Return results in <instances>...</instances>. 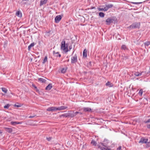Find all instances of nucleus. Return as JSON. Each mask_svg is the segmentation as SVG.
Returning a JSON list of instances; mask_svg holds the SVG:
<instances>
[{
    "label": "nucleus",
    "instance_id": "1",
    "mask_svg": "<svg viewBox=\"0 0 150 150\" xmlns=\"http://www.w3.org/2000/svg\"><path fill=\"white\" fill-rule=\"evenodd\" d=\"M61 48L64 52L66 53L72 49V46L71 45L69 46V50L68 44H66L65 41L63 40L61 42Z\"/></svg>",
    "mask_w": 150,
    "mask_h": 150
},
{
    "label": "nucleus",
    "instance_id": "2",
    "mask_svg": "<svg viewBox=\"0 0 150 150\" xmlns=\"http://www.w3.org/2000/svg\"><path fill=\"white\" fill-rule=\"evenodd\" d=\"M140 25V23L135 22L129 26L128 28L129 29H132L137 28H139Z\"/></svg>",
    "mask_w": 150,
    "mask_h": 150
},
{
    "label": "nucleus",
    "instance_id": "3",
    "mask_svg": "<svg viewBox=\"0 0 150 150\" xmlns=\"http://www.w3.org/2000/svg\"><path fill=\"white\" fill-rule=\"evenodd\" d=\"M77 56L76 54L74 55L71 58V62L72 63L74 64L77 61Z\"/></svg>",
    "mask_w": 150,
    "mask_h": 150
},
{
    "label": "nucleus",
    "instance_id": "4",
    "mask_svg": "<svg viewBox=\"0 0 150 150\" xmlns=\"http://www.w3.org/2000/svg\"><path fill=\"white\" fill-rule=\"evenodd\" d=\"M148 139L144 137L141 138L139 143H142V144L146 143H147Z\"/></svg>",
    "mask_w": 150,
    "mask_h": 150
},
{
    "label": "nucleus",
    "instance_id": "5",
    "mask_svg": "<svg viewBox=\"0 0 150 150\" xmlns=\"http://www.w3.org/2000/svg\"><path fill=\"white\" fill-rule=\"evenodd\" d=\"M62 18V17L60 15L57 16L55 18V22L56 23H58Z\"/></svg>",
    "mask_w": 150,
    "mask_h": 150
},
{
    "label": "nucleus",
    "instance_id": "6",
    "mask_svg": "<svg viewBox=\"0 0 150 150\" xmlns=\"http://www.w3.org/2000/svg\"><path fill=\"white\" fill-rule=\"evenodd\" d=\"M68 108V107L67 106H62L60 107H57V110H64Z\"/></svg>",
    "mask_w": 150,
    "mask_h": 150
},
{
    "label": "nucleus",
    "instance_id": "7",
    "mask_svg": "<svg viewBox=\"0 0 150 150\" xmlns=\"http://www.w3.org/2000/svg\"><path fill=\"white\" fill-rule=\"evenodd\" d=\"M113 22L112 19L110 18H107L106 21V24L107 25H109L111 23Z\"/></svg>",
    "mask_w": 150,
    "mask_h": 150
},
{
    "label": "nucleus",
    "instance_id": "8",
    "mask_svg": "<svg viewBox=\"0 0 150 150\" xmlns=\"http://www.w3.org/2000/svg\"><path fill=\"white\" fill-rule=\"evenodd\" d=\"M57 107H52L48 108L47 109V110L48 111H50L57 110Z\"/></svg>",
    "mask_w": 150,
    "mask_h": 150
},
{
    "label": "nucleus",
    "instance_id": "9",
    "mask_svg": "<svg viewBox=\"0 0 150 150\" xmlns=\"http://www.w3.org/2000/svg\"><path fill=\"white\" fill-rule=\"evenodd\" d=\"M46 78H40L38 79V81L42 83H45L46 81Z\"/></svg>",
    "mask_w": 150,
    "mask_h": 150
},
{
    "label": "nucleus",
    "instance_id": "10",
    "mask_svg": "<svg viewBox=\"0 0 150 150\" xmlns=\"http://www.w3.org/2000/svg\"><path fill=\"white\" fill-rule=\"evenodd\" d=\"M52 87V84L50 83L45 88V89L47 90H50Z\"/></svg>",
    "mask_w": 150,
    "mask_h": 150
},
{
    "label": "nucleus",
    "instance_id": "11",
    "mask_svg": "<svg viewBox=\"0 0 150 150\" xmlns=\"http://www.w3.org/2000/svg\"><path fill=\"white\" fill-rule=\"evenodd\" d=\"M4 129L6 131L9 133H11L12 132V129L11 128L5 127Z\"/></svg>",
    "mask_w": 150,
    "mask_h": 150
},
{
    "label": "nucleus",
    "instance_id": "12",
    "mask_svg": "<svg viewBox=\"0 0 150 150\" xmlns=\"http://www.w3.org/2000/svg\"><path fill=\"white\" fill-rule=\"evenodd\" d=\"M106 86L109 87H112L113 86V84L112 83H110V82L108 81L106 84Z\"/></svg>",
    "mask_w": 150,
    "mask_h": 150
},
{
    "label": "nucleus",
    "instance_id": "13",
    "mask_svg": "<svg viewBox=\"0 0 150 150\" xmlns=\"http://www.w3.org/2000/svg\"><path fill=\"white\" fill-rule=\"evenodd\" d=\"M83 111L84 112H89L91 110V109L89 108H83Z\"/></svg>",
    "mask_w": 150,
    "mask_h": 150
},
{
    "label": "nucleus",
    "instance_id": "14",
    "mask_svg": "<svg viewBox=\"0 0 150 150\" xmlns=\"http://www.w3.org/2000/svg\"><path fill=\"white\" fill-rule=\"evenodd\" d=\"M47 1V0H41L40 2V6L43 5L44 4L46 3Z\"/></svg>",
    "mask_w": 150,
    "mask_h": 150
},
{
    "label": "nucleus",
    "instance_id": "15",
    "mask_svg": "<svg viewBox=\"0 0 150 150\" xmlns=\"http://www.w3.org/2000/svg\"><path fill=\"white\" fill-rule=\"evenodd\" d=\"M143 73V71L141 73L137 72L134 73V75L136 76H139L142 75Z\"/></svg>",
    "mask_w": 150,
    "mask_h": 150
},
{
    "label": "nucleus",
    "instance_id": "16",
    "mask_svg": "<svg viewBox=\"0 0 150 150\" xmlns=\"http://www.w3.org/2000/svg\"><path fill=\"white\" fill-rule=\"evenodd\" d=\"M87 50L85 49L83 52V57H86L87 55Z\"/></svg>",
    "mask_w": 150,
    "mask_h": 150
},
{
    "label": "nucleus",
    "instance_id": "17",
    "mask_svg": "<svg viewBox=\"0 0 150 150\" xmlns=\"http://www.w3.org/2000/svg\"><path fill=\"white\" fill-rule=\"evenodd\" d=\"M53 54L56 57L59 56V57H61V55L59 54V52H55V51H54Z\"/></svg>",
    "mask_w": 150,
    "mask_h": 150
},
{
    "label": "nucleus",
    "instance_id": "18",
    "mask_svg": "<svg viewBox=\"0 0 150 150\" xmlns=\"http://www.w3.org/2000/svg\"><path fill=\"white\" fill-rule=\"evenodd\" d=\"M113 6V5L112 4H109L107 5H105V6L106 7L108 10L109 8H112Z\"/></svg>",
    "mask_w": 150,
    "mask_h": 150
},
{
    "label": "nucleus",
    "instance_id": "19",
    "mask_svg": "<svg viewBox=\"0 0 150 150\" xmlns=\"http://www.w3.org/2000/svg\"><path fill=\"white\" fill-rule=\"evenodd\" d=\"M67 115H68L67 116H69L71 117H73L74 116H75L74 113V112H73V113H71V112L69 113H67Z\"/></svg>",
    "mask_w": 150,
    "mask_h": 150
},
{
    "label": "nucleus",
    "instance_id": "20",
    "mask_svg": "<svg viewBox=\"0 0 150 150\" xmlns=\"http://www.w3.org/2000/svg\"><path fill=\"white\" fill-rule=\"evenodd\" d=\"M34 45V43H31L28 47V50H30L31 48Z\"/></svg>",
    "mask_w": 150,
    "mask_h": 150
},
{
    "label": "nucleus",
    "instance_id": "21",
    "mask_svg": "<svg viewBox=\"0 0 150 150\" xmlns=\"http://www.w3.org/2000/svg\"><path fill=\"white\" fill-rule=\"evenodd\" d=\"M2 90V91L5 93H6L7 91V89L5 88H1Z\"/></svg>",
    "mask_w": 150,
    "mask_h": 150
},
{
    "label": "nucleus",
    "instance_id": "22",
    "mask_svg": "<svg viewBox=\"0 0 150 150\" xmlns=\"http://www.w3.org/2000/svg\"><path fill=\"white\" fill-rule=\"evenodd\" d=\"M144 45L145 46H148L149 45H150V41H147L145 42L144 43Z\"/></svg>",
    "mask_w": 150,
    "mask_h": 150
},
{
    "label": "nucleus",
    "instance_id": "23",
    "mask_svg": "<svg viewBox=\"0 0 150 150\" xmlns=\"http://www.w3.org/2000/svg\"><path fill=\"white\" fill-rule=\"evenodd\" d=\"M105 14L103 12H100L99 13V16L103 18L104 17Z\"/></svg>",
    "mask_w": 150,
    "mask_h": 150
},
{
    "label": "nucleus",
    "instance_id": "24",
    "mask_svg": "<svg viewBox=\"0 0 150 150\" xmlns=\"http://www.w3.org/2000/svg\"><path fill=\"white\" fill-rule=\"evenodd\" d=\"M11 124L12 125H16V124H19V122H11Z\"/></svg>",
    "mask_w": 150,
    "mask_h": 150
},
{
    "label": "nucleus",
    "instance_id": "25",
    "mask_svg": "<svg viewBox=\"0 0 150 150\" xmlns=\"http://www.w3.org/2000/svg\"><path fill=\"white\" fill-rule=\"evenodd\" d=\"M98 147L101 150H106V148L104 147L103 146H98Z\"/></svg>",
    "mask_w": 150,
    "mask_h": 150
},
{
    "label": "nucleus",
    "instance_id": "26",
    "mask_svg": "<svg viewBox=\"0 0 150 150\" xmlns=\"http://www.w3.org/2000/svg\"><path fill=\"white\" fill-rule=\"evenodd\" d=\"M121 48L123 50H126L127 49L126 46L125 45H122L121 47Z\"/></svg>",
    "mask_w": 150,
    "mask_h": 150
},
{
    "label": "nucleus",
    "instance_id": "27",
    "mask_svg": "<svg viewBox=\"0 0 150 150\" xmlns=\"http://www.w3.org/2000/svg\"><path fill=\"white\" fill-rule=\"evenodd\" d=\"M67 71L66 68H62L61 70V72L63 73H64L66 72Z\"/></svg>",
    "mask_w": 150,
    "mask_h": 150
},
{
    "label": "nucleus",
    "instance_id": "28",
    "mask_svg": "<svg viewBox=\"0 0 150 150\" xmlns=\"http://www.w3.org/2000/svg\"><path fill=\"white\" fill-rule=\"evenodd\" d=\"M74 112V116H75L76 115H77V114H79L80 115H81L82 114V113L79 112Z\"/></svg>",
    "mask_w": 150,
    "mask_h": 150
},
{
    "label": "nucleus",
    "instance_id": "29",
    "mask_svg": "<svg viewBox=\"0 0 150 150\" xmlns=\"http://www.w3.org/2000/svg\"><path fill=\"white\" fill-rule=\"evenodd\" d=\"M47 56H45V58L43 59V61L42 62V63L43 64H44L46 62H47Z\"/></svg>",
    "mask_w": 150,
    "mask_h": 150
},
{
    "label": "nucleus",
    "instance_id": "30",
    "mask_svg": "<svg viewBox=\"0 0 150 150\" xmlns=\"http://www.w3.org/2000/svg\"><path fill=\"white\" fill-rule=\"evenodd\" d=\"M142 93H143V91H142V89H140V90H139V93H138L139 95L142 96Z\"/></svg>",
    "mask_w": 150,
    "mask_h": 150
},
{
    "label": "nucleus",
    "instance_id": "31",
    "mask_svg": "<svg viewBox=\"0 0 150 150\" xmlns=\"http://www.w3.org/2000/svg\"><path fill=\"white\" fill-rule=\"evenodd\" d=\"M91 143L93 145L96 146V142L94 140H92L91 141Z\"/></svg>",
    "mask_w": 150,
    "mask_h": 150
},
{
    "label": "nucleus",
    "instance_id": "32",
    "mask_svg": "<svg viewBox=\"0 0 150 150\" xmlns=\"http://www.w3.org/2000/svg\"><path fill=\"white\" fill-rule=\"evenodd\" d=\"M10 106V105L9 104H7L5 105L4 108H8Z\"/></svg>",
    "mask_w": 150,
    "mask_h": 150
},
{
    "label": "nucleus",
    "instance_id": "33",
    "mask_svg": "<svg viewBox=\"0 0 150 150\" xmlns=\"http://www.w3.org/2000/svg\"><path fill=\"white\" fill-rule=\"evenodd\" d=\"M144 122L145 123L150 124V119H149L147 121H145Z\"/></svg>",
    "mask_w": 150,
    "mask_h": 150
},
{
    "label": "nucleus",
    "instance_id": "34",
    "mask_svg": "<svg viewBox=\"0 0 150 150\" xmlns=\"http://www.w3.org/2000/svg\"><path fill=\"white\" fill-rule=\"evenodd\" d=\"M103 11H108V10L106 6H105V7L104 8H103Z\"/></svg>",
    "mask_w": 150,
    "mask_h": 150
},
{
    "label": "nucleus",
    "instance_id": "35",
    "mask_svg": "<svg viewBox=\"0 0 150 150\" xmlns=\"http://www.w3.org/2000/svg\"><path fill=\"white\" fill-rule=\"evenodd\" d=\"M98 9L99 11H103V8H98Z\"/></svg>",
    "mask_w": 150,
    "mask_h": 150
},
{
    "label": "nucleus",
    "instance_id": "36",
    "mask_svg": "<svg viewBox=\"0 0 150 150\" xmlns=\"http://www.w3.org/2000/svg\"><path fill=\"white\" fill-rule=\"evenodd\" d=\"M147 147H149L150 146V143L149 142H147L146 143Z\"/></svg>",
    "mask_w": 150,
    "mask_h": 150
},
{
    "label": "nucleus",
    "instance_id": "37",
    "mask_svg": "<svg viewBox=\"0 0 150 150\" xmlns=\"http://www.w3.org/2000/svg\"><path fill=\"white\" fill-rule=\"evenodd\" d=\"M147 127L148 128H150V124L147 123Z\"/></svg>",
    "mask_w": 150,
    "mask_h": 150
},
{
    "label": "nucleus",
    "instance_id": "38",
    "mask_svg": "<svg viewBox=\"0 0 150 150\" xmlns=\"http://www.w3.org/2000/svg\"><path fill=\"white\" fill-rule=\"evenodd\" d=\"M47 140L48 141H50L51 139V137H48V138L47 137Z\"/></svg>",
    "mask_w": 150,
    "mask_h": 150
},
{
    "label": "nucleus",
    "instance_id": "39",
    "mask_svg": "<svg viewBox=\"0 0 150 150\" xmlns=\"http://www.w3.org/2000/svg\"><path fill=\"white\" fill-rule=\"evenodd\" d=\"M16 14L17 16H19V11L16 12Z\"/></svg>",
    "mask_w": 150,
    "mask_h": 150
},
{
    "label": "nucleus",
    "instance_id": "40",
    "mask_svg": "<svg viewBox=\"0 0 150 150\" xmlns=\"http://www.w3.org/2000/svg\"><path fill=\"white\" fill-rule=\"evenodd\" d=\"M122 147L121 146H120L117 149V150H120L121 149Z\"/></svg>",
    "mask_w": 150,
    "mask_h": 150
},
{
    "label": "nucleus",
    "instance_id": "41",
    "mask_svg": "<svg viewBox=\"0 0 150 150\" xmlns=\"http://www.w3.org/2000/svg\"><path fill=\"white\" fill-rule=\"evenodd\" d=\"M22 16V14L19 11V17H21Z\"/></svg>",
    "mask_w": 150,
    "mask_h": 150
},
{
    "label": "nucleus",
    "instance_id": "42",
    "mask_svg": "<svg viewBox=\"0 0 150 150\" xmlns=\"http://www.w3.org/2000/svg\"><path fill=\"white\" fill-rule=\"evenodd\" d=\"M35 115H33V116H30L29 117L30 118H33V117H35Z\"/></svg>",
    "mask_w": 150,
    "mask_h": 150
},
{
    "label": "nucleus",
    "instance_id": "43",
    "mask_svg": "<svg viewBox=\"0 0 150 150\" xmlns=\"http://www.w3.org/2000/svg\"><path fill=\"white\" fill-rule=\"evenodd\" d=\"M7 41H6L4 42V45H6V46L7 45Z\"/></svg>",
    "mask_w": 150,
    "mask_h": 150
},
{
    "label": "nucleus",
    "instance_id": "44",
    "mask_svg": "<svg viewBox=\"0 0 150 150\" xmlns=\"http://www.w3.org/2000/svg\"><path fill=\"white\" fill-rule=\"evenodd\" d=\"M101 145H102L103 146H105V147H106V146H105L104 145V144L103 143H101Z\"/></svg>",
    "mask_w": 150,
    "mask_h": 150
},
{
    "label": "nucleus",
    "instance_id": "45",
    "mask_svg": "<svg viewBox=\"0 0 150 150\" xmlns=\"http://www.w3.org/2000/svg\"><path fill=\"white\" fill-rule=\"evenodd\" d=\"M33 86L35 88V89H37V87L36 86H35L34 85H33Z\"/></svg>",
    "mask_w": 150,
    "mask_h": 150
},
{
    "label": "nucleus",
    "instance_id": "46",
    "mask_svg": "<svg viewBox=\"0 0 150 150\" xmlns=\"http://www.w3.org/2000/svg\"><path fill=\"white\" fill-rule=\"evenodd\" d=\"M14 106H16L17 107H19V105H16V104H15Z\"/></svg>",
    "mask_w": 150,
    "mask_h": 150
},
{
    "label": "nucleus",
    "instance_id": "47",
    "mask_svg": "<svg viewBox=\"0 0 150 150\" xmlns=\"http://www.w3.org/2000/svg\"><path fill=\"white\" fill-rule=\"evenodd\" d=\"M67 114H65L64 115V116H66V117H67L68 116H67Z\"/></svg>",
    "mask_w": 150,
    "mask_h": 150
},
{
    "label": "nucleus",
    "instance_id": "48",
    "mask_svg": "<svg viewBox=\"0 0 150 150\" xmlns=\"http://www.w3.org/2000/svg\"><path fill=\"white\" fill-rule=\"evenodd\" d=\"M22 105H21L20 104H19V107H21Z\"/></svg>",
    "mask_w": 150,
    "mask_h": 150
},
{
    "label": "nucleus",
    "instance_id": "49",
    "mask_svg": "<svg viewBox=\"0 0 150 150\" xmlns=\"http://www.w3.org/2000/svg\"><path fill=\"white\" fill-rule=\"evenodd\" d=\"M134 4H137L138 3H136V2H135V3H134Z\"/></svg>",
    "mask_w": 150,
    "mask_h": 150
},
{
    "label": "nucleus",
    "instance_id": "50",
    "mask_svg": "<svg viewBox=\"0 0 150 150\" xmlns=\"http://www.w3.org/2000/svg\"><path fill=\"white\" fill-rule=\"evenodd\" d=\"M23 117L25 118V116H23Z\"/></svg>",
    "mask_w": 150,
    "mask_h": 150
},
{
    "label": "nucleus",
    "instance_id": "51",
    "mask_svg": "<svg viewBox=\"0 0 150 150\" xmlns=\"http://www.w3.org/2000/svg\"><path fill=\"white\" fill-rule=\"evenodd\" d=\"M19 124H21V123L20 122H19Z\"/></svg>",
    "mask_w": 150,
    "mask_h": 150
},
{
    "label": "nucleus",
    "instance_id": "52",
    "mask_svg": "<svg viewBox=\"0 0 150 150\" xmlns=\"http://www.w3.org/2000/svg\"><path fill=\"white\" fill-rule=\"evenodd\" d=\"M47 33H49V31L48 32H47Z\"/></svg>",
    "mask_w": 150,
    "mask_h": 150
}]
</instances>
